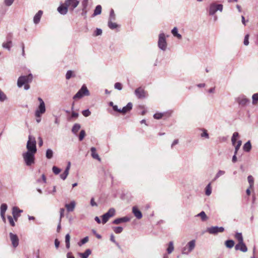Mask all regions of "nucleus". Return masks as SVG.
Segmentation results:
<instances>
[{
    "instance_id": "obj_10",
    "label": "nucleus",
    "mask_w": 258,
    "mask_h": 258,
    "mask_svg": "<svg viewBox=\"0 0 258 258\" xmlns=\"http://www.w3.org/2000/svg\"><path fill=\"white\" fill-rule=\"evenodd\" d=\"M207 232L211 234H216L218 233H221L224 231L223 227L212 226L207 229Z\"/></svg>"
},
{
    "instance_id": "obj_12",
    "label": "nucleus",
    "mask_w": 258,
    "mask_h": 258,
    "mask_svg": "<svg viewBox=\"0 0 258 258\" xmlns=\"http://www.w3.org/2000/svg\"><path fill=\"white\" fill-rule=\"evenodd\" d=\"M23 212V210H20L17 207H14L12 208V215L15 221H17L18 218L20 216V214Z\"/></svg>"
},
{
    "instance_id": "obj_52",
    "label": "nucleus",
    "mask_w": 258,
    "mask_h": 258,
    "mask_svg": "<svg viewBox=\"0 0 258 258\" xmlns=\"http://www.w3.org/2000/svg\"><path fill=\"white\" fill-rule=\"evenodd\" d=\"M69 172H67V171L64 170V172L60 175V177L62 180H65L67 178L68 175H69Z\"/></svg>"
},
{
    "instance_id": "obj_48",
    "label": "nucleus",
    "mask_w": 258,
    "mask_h": 258,
    "mask_svg": "<svg viewBox=\"0 0 258 258\" xmlns=\"http://www.w3.org/2000/svg\"><path fill=\"white\" fill-rule=\"evenodd\" d=\"M86 133L84 130H81L79 135V140L82 141L85 136Z\"/></svg>"
},
{
    "instance_id": "obj_47",
    "label": "nucleus",
    "mask_w": 258,
    "mask_h": 258,
    "mask_svg": "<svg viewBox=\"0 0 258 258\" xmlns=\"http://www.w3.org/2000/svg\"><path fill=\"white\" fill-rule=\"evenodd\" d=\"M73 76V72L72 71L69 70L67 72L66 75V78L67 80H69Z\"/></svg>"
},
{
    "instance_id": "obj_13",
    "label": "nucleus",
    "mask_w": 258,
    "mask_h": 258,
    "mask_svg": "<svg viewBox=\"0 0 258 258\" xmlns=\"http://www.w3.org/2000/svg\"><path fill=\"white\" fill-rule=\"evenodd\" d=\"M10 238L14 247H16L19 245V238L16 234L10 233Z\"/></svg>"
},
{
    "instance_id": "obj_20",
    "label": "nucleus",
    "mask_w": 258,
    "mask_h": 258,
    "mask_svg": "<svg viewBox=\"0 0 258 258\" xmlns=\"http://www.w3.org/2000/svg\"><path fill=\"white\" fill-rule=\"evenodd\" d=\"M57 11L61 15H66L68 13V8L64 4L62 5H60L57 8Z\"/></svg>"
},
{
    "instance_id": "obj_36",
    "label": "nucleus",
    "mask_w": 258,
    "mask_h": 258,
    "mask_svg": "<svg viewBox=\"0 0 258 258\" xmlns=\"http://www.w3.org/2000/svg\"><path fill=\"white\" fill-rule=\"evenodd\" d=\"M174 250V246L173 242L172 241H170L169 243L168 247L167 248V251L168 254L171 253Z\"/></svg>"
},
{
    "instance_id": "obj_5",
    "label": "nucleus",
    "mask_w": 258,
    "mask_h": 258,
    "mask_svg": "<svg viewBox=\"0 0 258 258\" xmlns=\"http://www.w3.org/2000/svg\"><path fill=\"white\" fill-rule=\"evenodd\" d=\"M196 246V240H192L188 242L187 244L182 249V253L183 254H188L192 251Z\"/></svg>"
},
{
    "instance_id": "obj_23",
    "label": "nucleus",
    "mask_w": 258,
    "mask_h": 258,
    "mask_svg": "<svg viewBox=\"0 0 258 258\" xmlns=\"http://www.w3.org/2000/svg\"><path fill=\"white\" fill-rule=\"evenodd\" d=\"M91 152V156L92 157L95 159L98 160V161H100L101 159L99 157L98 154L96 153V149L95 147H92L90 149Z\"/></svg>"
},
{
    "instance_id": "obj_8",
    "label": "nucleus",
    "mask_w": 258,
    "mask_h": 258,
    "mask_svg": "<svg viewBox=\"0 0 258 258\" xmlns=\"http://www.w3.org/2000/svg\"><path fill=\"white\" fill-rule=\"evenodd\" d=\"M223 10V5L222 4H216L212 3L210 5L209 10V14L210 15H214L217 11L222 12Z\"/></svg>"
},
{
    "instance_id": "obj_27",
    "label": "nucleus",
    "mask_w": 258,
    "mask_h": 258,
    "mask_svg": "<svg viewBox=\"0 0 258 258\" xmlns=\"http://www.w3.org/2000/svg\"><path fill=\"white\" fill-rule=\"evenodd\" d=\"M80 128L81 125L79 123H75L73 126L72 131L74 134H77V133L80 130Z\"/></svg>"
},
{
    "instance_id": "obj_9",
    "label": "nucleus",
    "mask_w": 258,
    "mask_h": 258,
    "mask_svg": "<svg viewBox=\"0 0 258 258\" xmlns=\"http://www.w3.org/2000/svg\"><path fill=\"white\" fill-rule=\"evenodd\" d=\"M115 214V210L114 208H110L107 213L103 215L102 222L103 224L106 223L109 219L113 217Z\"/></svg>"
},
{
    "instance_id": "obj_57",
    "label": "nucleus",
    "mask_w": 258,
    "mask_h": 258,
    "mask_svg": "<svg viewBox=\"0 0 258 258\" xmlns=\"http://www.w3.org/2000/svg\"><path fill=\"white\" fill-rule=\"evenodd\" d=\"M163 114L162 113H156L154 114V118L157 119H159L162 117Z\"/></svg>"
},
{
    "instance_id": "obj_51",
    "label": "nucleus",
    "mask_w": 258,
    "mask_h": 258,
    "mask_svg": "<svg viewBox=\"0 0 258 258\" xmlns=\"http://www.w3.org/2000/svg\"><path fill=\"white\" fill-rule=\"evenodd\" d=\"M249 34H246L245 35V37H244V41H243V44L245 46H247L248 44H249Z\"/></svg>"
},
{
    "instance_id": "obj_62",
    "label": "nucleus",
    "mask_w": 258,
    "mask_h": 258,
    "mask_svg": "<svg viewBox=\"0 0 258 258\" xmlns=\"http://www.w3.org/2000/svg\"><path fill=\"white\" fill-rule=\"evenodd\" d=\"M90 205H91V206L92 207H97L98 205H97V204L94 201V199L93 198H92L91 199V201H90Z\"/></svg>"
},
{
    "instance_id": "obj_15",
    "label": "nucleus",
    "mask_w": 258,
    "mask_h": 258,
    "mask_svg": "<svg viewBox=\"0 0 258 258\" xmlns=\"http://www.w3.org/2000/svg\"><path fill=\"white\" fill-rule=\"evenodd\" d=\"M235 249L236 250H239L242 252H246L247 250V247L243 242V241L240 243H238L235 246Z\"/></svg>"
},
{
    "instance_id": "obj_21",
    "label": "nucleus",
    "mask_w": 258,
    "mask_h": 258,
    "mask_svg": "<svg viewBox=\"0 0 258 258\" xmlns=\"http://www.w3.org/2000/svg\"><path fill=\"white\" fill-rule=\"evenodd\" d=\"M133 107V104L132 103L129 102L127 104L123 107L121 109H120V112L122 113L123 114L126 113L127 112L130 111Z\"/></svg>"
},
{
    "instance_id": "obj_58",
    "label": "nucleus",
    "mask_w": 258,
    "mask_h": 258,
    "mask_svg": "<svg viewBox=\"0 0 258 258\" xmlns=\"http://www.w3.org/2000/svg\"><path fill=\"white\" fill-rule=\"evenodd\" d=\"M252 102L253 104H255L258 101V94L255 93L252 95Z\"/></svg>"
},
{
    "instance_id": "obj_50",
    "label": "nucleus",
    "mask_w": 258,
    "mask_h": 258,
    "mask_svg": "<svg viewBox=\"0 0 258 258\" xmlns=\"http://www.w3.org/2000/svg\"><path fill=\"white\" fill-rule=\"evenodd\" d=\"M8 220L9 221V223H10V225L12 226H15V222L14 221V218H13L11 216H8Z\"/></svg>"
},
{
    "instance_id": "obj_49",
    "label": "nucleus",
    "mask_w": 258,
    "mask_h": 258,
    "mask_svg": "<svg viewBox=\"0 0 258 258\" xmlns=\"http://www.w3.org/2000/svg\"><path fill=\"white\" fill-rule=\"evenodd\" d=\"M88 4V0H83L82 2V5L83 6L82 11H85L87 9Z\"/></svg>"
},
{
    "instance_id": "obj_59",
    "label": "nucleus",
    "mask_w": 258,
    "mask_h": 258,
    "mask_svg": "<svg viewBox=\"0 0 258 258\" xmlns=\"http://www.w3.org/2000/svg\"><path fill=\"white\" fill-rule=\"evenodd\" d=\"M15 0H5V4L7 6H11L13 3H14Z\"/></svg>"
},
{
    "instance_id": "obj_40",
    "label": "nucleus",
    "mask_w": 258,
    "mask_h": 258,
    "mask_svg": "<svg viewBox=\"0 0 258 258\" xmlns=\"http://www.w3.org/2000/svg\"><path fill=\"white\" fill-rule=\"evenodd\" d=\"M225 173V171L223 170H219L217 174H216L214 179L213 181L216 180L217 179H218L219 177H220L221 176L224 175Z\"/></svg>"
},
{
    "instance_id": "obj_29",
    "label": "nucleus",
    "mask_w": 258,
    "mask_h": 258,
    "mask_svg": "<svg viewBox=\"0 0 258 258\" xmlns=\"http://www.w3.org/2000/svg\"><path fill=\"white\" fill-rule=\"evenodd\" d=\"M251 148V145L249 141L246 142L243 147V149L245 152L250 151Z\"/></svg>"
},
{
    "instance_id": "obj_55",
    "label": "nucleus",
    "mask_w": 258,
    "mask_h": 258,
    "mask_svg": "<svg viewBox=\"0 0 258 258\" xmlns=\"http://www.w3.org/2000/svg\"><path fill=\"white\" fill-rule=\"evenodd\" d=\"M114 88L117 90H121L122 88V84L120 83L117 82L114 84Z\"/></svg>"
},
{
    "instance_id": "obj_46",
    "label": "nucleus",
    "mask_w": 258,
    "mask_h": 258,
    "mask_svg": "<svg viewBox=\"0 0 258 258\" xmlns=\"http://www.w3.org/2000/svg\"><path fill=\"white\" fill-rule=\"evenodd\" d=\"M115 19V15L113 9H111L110 12V16L109 20L112 21Z\"/></svg>"
},
{
    "instance_id": "obj_16",
    "label": "nucleus",
    "mask_w": 258,
    "mask_h": 258,
    "mask_svg": "<svg viewBox=\"0 0 258 258\" xmlns=\"http://www.w3.org/2000/svg\"><path fill=\"white\" fill-rule=\"evenodd\" d=\"M130 220V218L128 217H123L122 218H117L113 221L114 224H119L121 223H125Z\"/></svg>"
},
{
    "instance_id": "obj_6",
    "label": "nucleus",
    "mask_w": 258,
    "mask_h": 258,
    "mask_svg": "<svg viewBox=\"0 0 258 258\" xmlns=\"http://www.w3.org/2000/svg\"><path fill=\"white\" fill-rule=\"evenodd\" d=\"M89 95L90 93L87 87L85 85H83L81 88L73 97V99H80L84 96H89Z\"/></svg>"
},
{
    "instance_id": "obj_39",
    "label": "nucleus",
    "mask_w": 258,
    "mask_h": 258,
    "mask_svg": "<svg viewBox=\"0 0 258 258\" xmlns=\"http://www.w3.org/2000/svg\"><path fill=\"white\" fill-rule=\"evenodd\" d=\"M70 236L69 234H67L65 237V242L66 244V247L69 249L70 247Z\"/></svg>"
},
{
    "instance_id": "obj_56",
    "label": "nucleus",
    "mask_w": 258,
    "mask_h": 258,
    "mask_svg": "<svg viewBox=\"0 0 258 258\" xmlns=\"http://www.w3.org/2000/svg\"><path fill=\"white\" fill-rule=\"evenodd\" d=\"M82 114L85 116L88 117L91 114V112L89 109L84 110L82 111Z\"/></svg>"
},
{
    "instance_id": "obj_14",
    "label": "nucleus",
    "mask_w": 258,
    "mask_h": 258,
    "mask_svg": "<svg viewBox=\"0 0 258 258\" xmlns=\"http://www.w3.org/2000/svg\"><path fill=\"white\" fill-rule=\"evenodd\" d=\"M135 94L139 99L144 98L146 97V92L141 87L137 88L135 91Z\"/></svg>"
},
{
    "instance_id": "obj_30",
    "label": "nucleus",
    "mask_w": 258,
    "mask_h": 258,
    "mask_svg": "<svg viewBox=\"0 0 258 258\" xmlns=\"http://www.w3.org/2000/svg\"><path fill=\"white\" fill-rule=\"evenodd\" d=\"M205 194L207 196H210L212 193L211 183H209L206 187Z\"/></svg>"
},
{
    "instance_id": "obj_26",
    "label": "nucleus",
    "mask_w": 258,
    "mask_h": 258,
    "mask_svg": "<svg viewBox=\"0 0 258 258\" xmlns=\"http://www.w3.org/2000/svg\"><path fill=\"white\" fill-rule=\"evenodd\" d=\"M12 45V42L11 40H8L6 42H4L2 44L3 48L10 50V48Z\"/></svg>"
},
{
    "instance_id": "obj_1",
    "label": "nucleus",
    "mask_w": 258,
    "mask_h": 258,
    "mask_svg": "<svg viewBox=\"0 0 258 258\" xmlns=\"http://www.w3.org/2000/svg\"><path fill=\"white\" fill-rule=\"evenodd\" d=\"M36 142L35 138L31 135L28 137V141L27 143V152L36 153L37 152Z\"/></svg>"
},
{
    "instance_id": "obj_64",
    "label": "nucleus",
    "mask_w": 258,
    "mask_h": 258,
    "mask_svg": "<svg viewBox=\"0 0 258 258\" xmlns=\"http://www.w3.org/2000/svg\"><path fill=\"white\" fill-rule=\"evenodd\" d=\"M55 246L56 248H58L59 245V241L57 239H55L54 241Z\"/></svg>"
},
{
    "instance_id": "obj_63",
    "label": "nucleus",
    "mask_w": 258,
    "mask_h": 258,
    "mask_svg": "<svg viewBox=\"0 0 258 258\" xmlns=\"http://www.w3.org/2000/svg\"><path fill=\"white\" fill-rule=\"evenodd\" d=\"M64 209L63 208H61L60 209V218H59L60 221H61V218L64 216Z\"/></svg>"
},
{
    "instance_id": "obj_42",
    "label": "nucleus",
    "mask_w": 258,
    "mask_h": 258,
    "mask_svg": "<svg viewBox=\"0 0 258 258\" xmlns=\"http://www.w3.org/2000/svg\"><path fill=\"white\" fill-rule=\"evenodd\" d=\"M123 228L120 226L115 227L113 228V231L116 234H119L122 232Z\"/></svg>"
},
{
    "instance_id": "obj_33",
    "label": "nucleus",
    "mask_w": 258,
    "mask_h": 258,
    "mask_svg": "<svg viewBox=\"0 0 258 258\" xmlns=\"http://www.w3.org/2000/svg\"><path fill=\"white\" fill-rule=\"evenodd\" d=\"M109 28L112 30L115 29L118 27V25L115 23H113L112 21L109 20L108 22Z\"/></svg>"
},
{
    "instance_id": "obj_3",
    "label": "nucleus",
    "mask_w": 258,
    "mask_h": 258,
    "mask_svg": "<svg viewBox=\"0 0 258 258\" xmlns=\"http://www.w3.org/2000/svg\"><path fill=\"white\" fill-rule=\"evenodd\" d=\"M38 100L39 102V105L35 112L36 117H41L42 114H44L46 111L45 105L43 99L40 97H38Z\"/></svg>"
},
{
    "instance_id": "obj_28",
    "label": "nucleus",
    "mask_w": 258,
    "mask_h": 258,
    "mask_svg": "<svg viewBox=\"0 0 258 258\" xmlns=\"http://www.w3.org/2000/svg\"><path fill=\"white\" fill-rule=\"evenodd\" d=\"M225 244L227 248H231L234 245V241L233 240H227L225 241Z\"/></svg>"
},
{
    "instance_id": "obj_61",
    "label": "nucleus",
    "mask_w": 258,
    "mask_h": 258,
    "mask_svg": "<svg viewBox=\"0 0 258 258\" xmlns=\"http://www.w3.org/2000/svg\"><path fill=\"white\" fill-rule=\"evenodd\" d=\"M102 33V30L101 29L97 28L95 32V36H99L101 35Z\"/></svg>"
},
{
    "instance_id": "obj_32",
    "label": "nucleus",
    "mask_w": 258,
    "mask_h": 258,
    "mask_svg": "<svg viewBox=\"0 0 258 258\" xmlns=\"http://www.w3.org/2000/svg\"><path fill=\"white\" fill-rule=\"evenodd\" d=\"M197 217H200L202 221H206L208 219V217L207 216L205 212L204 211H202L199 214L196 215Z\"/></svg>"
},
{
    "instance_id": "obj_43",
    "label": "nucleus",
    "mask_w": 258,
    "mask_h": 258,
    "mask_svg": "<svg viewBox=\"0 0 258 258\" xmlns=\"http://www.w3.org/2000/svg\"><path fill=\"white\" fill-rule=\"evenodd\" d=\"M89 240V238L88 236H86L83 238L80 242L78 243V245L80 246H81L83 244L87 243Z\"/></svg>"
},
{
    "instance_id": "obj_7",
    "label": "nucleus",
    "mask_w": 258,
    "mask_h": 258,
    "mask_svg": "<svg viewBox=\"0 0 258 258\" xmlns=\"http://www.w3.org/2000/svg\"><path fill=\"white\" fill-rule=\"evenodd\" d=\"M158 46L159 48L163 51L166 50L167 48L166 38L165 34L163 33H160L159 35Z\"/></svg>"
},
{
    "instance_id": "obj_11",
    "label": "nucleus",
    "mask_w": 258,
    "mask_h": 258,
    "mask_svg": "<svg viewBox=\"0 0 258 258\" xmlns=\"http://www.w3.org/2000/svg\"><path fill=\"white\" fill-rule=\"evenodd\" d=\"M79 4V1L78 0H66L64 2V5L73 11Z\"/></svg>"
},
{
    "instance_id": "obj_18",
    "label": "nucleus",
    "mask_w": 258,
    "mask_h": 258,
    "mask_svg": "<svg viewBox=\"0 0 258 258\" xmlns=\"http://www.w3.org/2000/svg\"><path fill=\"white\" fill-rule=\"evenodd\" d=\"M43 12L41 10H39L34 16L33 18V22L35 24H37L39 23L41 16L42 15Z\"/></svg>"
},
{
    "instance_id": "obj_24",
    "label": "nucleus",
    "mask_w": 258,
    "mask_h": 258,
    "mask_svg": "<svg viewBox=\"0 0 258 258\" xmlns=\"http://www.w3.org/2000/svg\"><path fill=\"white\" fill-rule=\"evenodd\" d=\"M91 253V250L87 249L84 253H79V255L81 258H87Z\"/></svg>"
},
{
    "instance_id": "obj_25",
    "label": "nucleus",
    "mask_w": 258,
    "mask_h": 258,
    "mask_svg": "<svg viewBox=\"0 0 258 258\" xmlns=\"http://www.w3.org/2000/svg\"><path fill=\"white\" fill-rule=\"evenodd\" d=\"M171 33L172 35L174 36L177 37V38L180 39L182 38L181 35L178 33V30L176 27H174L172 30Z\"/></svg>"
},
{
    "instance_id": "obj_17",
    "label": "nucleus",
    "mask_w": 258,
    "mask_h": 258,
    "mask_svg": "<svg viewBox=\"0 0 258 258\" xmlns=\"http://www.w3.org/2000/svg\"><path fill=\"white\" fill-rule=\"evenodd\" d=\"M132 212L134 216L138 219H140L142 218V214L141 212L136 206L133 207Z\"/></svg>"
},
{
    "instance_id": "obj_45",
    "label": "nucleus",
    "mask_w": 258,
    "mask_h": 258,
    "mask_svg": "<svg viewBox=\"0 0 258 258\" xmlns=\"http://www.w3.org/2000/svg\"><path fill=\"white\" fill-rule=\"evenodd\" d=\"M241 143L242 142L241 141H238L237 142V145L235 146V154H237V152L241 145Z\"/></svg>"
},
{
    "instance_id": "obj_31",
    "label": "nucleus",
    "mask_w": 258,
    "mask_h": 258,
    "mask_svg": "<svg viewBox=\"0 0 258 258\" xmlns=\"http://www.w3.org/2000/svg\"><path fill=\"white\" fill-rule=\"evenodd\" d=\"M53 155V151L50 149H48L46 152V157L48 159H50L52 158Z\"/></svg>"
},
{
    "instance_id": "obj_53",
    "label": "nucleus",
    "mask_w": 258,
    "mask_h": 258,
    "mask_svg": "<svg viewBox=\"0 0 258 258\" xmlns=\"http://www.w3.org/2000/svg\"><path fill=\"white\" fill-rule=\"evenodd\" d=\"M52 169L53 172L56 175L58 174L59 173V172H60V169L55 166H53Z\"/></svg>"
},
{
    "instance_id": "obj_4",
    "label": "nucleus",
    "mask_w": 258,
    "mask_h": 258,
    "mask_svg": "<svg viewBox=\"0 0 258 258\" xmlns=\"http://www.w3.org/2000/svg\"><path fill=\"white\" fill-rule=\"evenodd\" d=\"M33 76L32 74L27 76H20L17 81V85L19 88L22 87L24 85L31 82L32 80Z\"/></svg>"
},
{
    "instance_id": "obj_22",
    "label": "nucleus",
    "mask_w": 258,
    "mask_h": 258,
    "mask_svg": "<svg viewBox=\"0 0 258 258\" xmlns=\"http://www.w3.org/2000/svg\"><path fill=\"white\" fill-rule=\"evenodd\" d=\"M249 102V100L245 97H239L238 99V102L239 105L244 106H246Z\"/></svg>"
},
{
    "instance_id": "obj_19",
    "label": "nucleus",
    "mask_w": 258,
    "mask_h": 258,
    "mask_svg": "<svg viewBox=\"0 0 258 258\" xmlns=\"http://www.w3.org/2000/svg\"><path fill=\"white\" fill-rule=\"evenodd\" d=\"M76 206V202L75 201H72L70 204H66L65 207L66 208L68 212H73Z\"/></svg>"
},
{
    "instance_id": "obj_54",
    "label": "nucleus",
    "mask_w": 258,
    "mask_h": 258,
    "mask_svg": "<svg viewBox=\"0 0 258 258\" xmlns=\"http://www.w3.org/2000/svg\"><path fill=\"white\" fill-rule=\"evenodd\" d=\"M247 179L250 187L252 186L254 183V180L252 176L251 175H249L247 177Z\"/></svg>"
},
{
    "instance_id": "obj_44",
    "label": "nucleus",
    "mask_w": 258,
    "mask_h": 258,
    "mask_svg": "<svg viewBox=\"0 0 258 258\" xmlns=\"http://www.w3.org/2000/svg\"><path fill=\"white\" fill-rule=\"evenodd\" d=\"M202 131L203 133L201 135V137L209 139V136L207 130L205 129H202Z\"/></svg>"
},
{
    "instance_id": "obj_2",
    "label": "nucleus",
    "mask_w": 258,
    "mask_h": 258,
    "mask_svg": "<svg viewBox=\"0 0 258 258\" xmlns=\"http://www.w3.org/2000/svg\"><path fill=\"white\" fill-rule=\"evenodd\" d=\"M35 154L30 152H25L22 155L24 161L27 166H31L34 163Z\"/></svg>"
},
{
    "instance_id": "obj_37",
    "label": "nucleus",
    "mask_w": 258,
    "mask_h": 258,
    "mask_svg": "<svg viewBox=\"0 0 258 258\" xmlns=\"http://www.w3.org/2000/svg\"><path fill=\"white\" fill-rule=\"evenodd\" d=\"M239 134L237 132H234L231 138V142L233 146L235 145L236 143V138L238 137Z\"/></svg>"
},
{
    "instance_id": "obj_41",
    "label": "nucleus",
    "mask_w": 258,
    "mask_h": 258,
    "mask_svg": "<svg viewBox=\"0 0 258 258\" xmlns=\"http://www.w3.org/2000/svg\"><path fill=\"white\" fill-rule=\"evenodd\" d=\"M7 99L6 94L0 89V101L4 102Z\"/></svg>"
},
{
    "instance_id": "obj_34",
    "label": "nucleus",
    "mask_w": 258,
    "mask_h": 258,
    "mask_svg": "<svg viewBox=\"0 0 258 258\" xmlns=\"http://www.w3.org/2000/svg\"><path fill=\"white\" fill-rule=\"evenodd\" d=\"M102 8L100 5H98L96 7L95 9L93 15L96 16L99 15L101 13Z\"/></svg>"
},
{
    "instance_id": "obj_38",
    "label": "nucleus",
    "mask_w": 258,
    "mask_h": 258,
    "mask_svg": "<svg viewBox=\"0 0 258 258\" xmlns=\"http://www.w3.org/2000/svg\"><path fill=\"white\" fill-rule=\"evenodd\" d=\"M8 209V206L6 204H2L1 206L0 211L1 214H5Z\"/></svg>"
},
{
    "instance_id": "obj_35",
    "label": "nucleus",
    "mask_w": 258,
    "mask_h": 258,
    "mask_svg": "<svg viewBox=\"0 0 258 258\" xmlns=\"http://www.w3.org/2000/svg\"><path fill=\"white\" fill-rule=\"evenodd\" d=\"M235 238L238 240V243L243 241V236L241 233L237 232L235 235Z\"/></svg>"
},
{
    "instance_id": "obj_60",
    "label": "nucleus",
    "mask_w": 258,
    "mask_h": 258,
    "mask_svg": "<svg viewBox=\"0 0 258 258\" xmlns=\"http://www.w3.org/2000/svg\"><path fill=\"white\" fill-rule=\"evenodd\" d=\"M110 240L114 242L119 248H120V245H119L118 243H117L115 239H114V237L113 236V234H111V236H110Z\"/></svg>"
}]
</instances>
